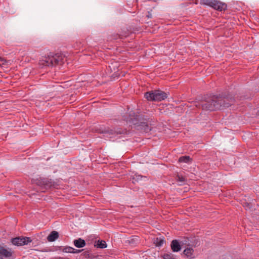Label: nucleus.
Segmentation results:
<instances>
[{"mask_svg":"<svg viewBox=\"0 0 259 259\" xmlns=\"http://www.w3.org/2000/svg\"><path fill=\"white\" fill-rule=\"evenodd\" d=\"M233 102V100H231L229 103L226 102L224 98L213 95L208 100L202 101L196 106L198 108H201L203 111H212L222 108L228 107Z\"/></svg>","mask_w":259,"mask_h":259,"instance_id":"obj_1","label":"nucleus"},{"mask_svg":"<svg viewBox=\"0 0 259 259\" xmlns=\"http://www.w3.org/2000/svg\"><path fill=\"white\" fill-rule=\"evenodd\" d=\"M124 120L130 124L137 125L142 126L146 133L151 131V127L147 123L148 118L147 116L136 114L133 111L129 112L128 116L125 117Z\"/></svg>","mask_w":259,"mask_h":259,"instance_id":"obj_2","label":"nucleus"},{"mask_svg":"<svg viewBox=\"0 0 259 259\" xmlns=\"http://www.w3.org/2000/svg\"><path fill=\"white\" fill-rule=\"evenodd\" d=\"M65 60V56L62 53H50L48 56L42 57L39 60V65L44 66H54L61 65Z\"/></svg>","mask_w":259,"mask_h":259,"instance_id":"obj_3","label":"nucleus"},{"mask_svg":"<svg viewBox=\"0 0 259 259\" xmlns=\"http://www.w3.org/2000/svg\"><path fill=\"white\" fill-rule=\"evenodd\" d=\"M144 97L149 101L160 102L166 99L168 95L166 93L158 90L145 93Z\"/></svg>","mask_w":259,"mask_h":259,"instance_id":"obj_4","label":"nucleus"},{"mask_svg":"<svg viewBox=\"0 0 259 259\" xmlns=\"http://www.w3.org/2000/svg\"><path fill=\"white\" fill-rule=\"evenodd\" d=\"M96 131L99 133L103 134L105 138L109 139L115 137L116 135L125 134L127 133L125 130L119 128L113 130L100 127L97 129Z\"/></svg>","mask_w":259,"mask_h":259,"instance_id":"obj_5","label":"nucleus"},{"mask_svg":"<svg viewBox=\"0 0 259 259\" xmlns=\"http://www.w3.org/2000/svg\"><path fill=\"white\" fill-rule=\"evenodd\" d=\"M201 5L209 6L213 9L219 11H224L227 9V5L218 0H200Z\"/></svg>","mask_w":259,"mask_h":259,"instance_id":"obj_6","label":"nucleus"},{"mask_svg":"<svg viewBox=\"0 0 259 259\" xmlns=\"http://www.w3.org/2000/svg\"><path fill=\"white\" fill-rule=\"evenodd\" d=\"M36 184L43 189H49L52 187L55 188L56 183L48 178H40L36 180Z\"/></svg>","mask_w":259,"mask_h":259,"instance_id":"obj_7","label":"nucleus"},{"mask_svg":"<svg viewBox=\"0 0 259 259\" xmlns=\"http://www.w3.org/2000/svg\"><path fill=\"white\" fill-rule=\"evenodd\" d=\"M32 239L27 237H18L11 239V242L14 245L22 246L31 242Z\"/></svg>","mask_w":259,"mask_h":259,"instance_id":"obj_8","label":"nucleus"},{"mask_svg":"<svg viewBox=\"0 0 259 259\" xmlns=\"http://www.w3.org/2000/svg\"><path fill=\"white\" fill-rule=\"evenodd\" d=\"M13 253L11 249H6L0 245V259H13Z\"/></svg>","mask_w":259,"mask_h":259,"instance_id":"obj_9","label":"nucleus"},{"mask_svg":"<svg viewBox=\"0 0 259 259\" xmlns=\"http://www.w3.org/2000/svg\"><path fill=\"white\" fill-rule=\"evenodd\" d=\"M170 247L173 252H179L181 250V246L177 240H173L171 241Z\"/></svg>","mask_w":259,"mask_h":259,"instance_id":"obj_10","label":"nucleus"},{"mask_svg":"<svg viewBox=\"0 0 259 259\" xmlns=\"http://www.w3.org/2000/svg\"><path fill=\"white\" fill-rule=\"evenodd\" d=\"M59 233L56 231H52L47 237V240L49 242H53L59 238Z\"/></svg>","mask_w":259,"mask_h":259,"instance_id":"obj_11","label":"nucleus"},{"mask_svg":"<svg viewBox=\"0 0 259 259\" xmlns=\"http://www.w3.org/2000/svg\"><path fill=\"white\" fill-rule=\"evenodd\" d=\"M82 255L85 259H97V256L93 254L89 250L84 251V249H82Z\"/></svg>","mask_w":259,"mask_h":259,"instance_id":"obj_12","label":"nucleus"},{"mask_svg":"<svg viewBox=\"0 0 259 259\" xmlns=\"http://www.w3.org/2000/svg\"><path fill=\"white\" fill-rule=\"evenodd\" d=\"M165 242V241L164 240V238L161 237L156 238L153 241L154 244L157 247H160L162 246Z\"/></svg>","mask_w":259,"mask_h":259,"instance_id":"obj_13","label":"nucleus"},{"mask_svg":"<svg viewBox=\"0 0 259 259\" xmlns=\"http://www.w3.org/2000/svg\"><path fill=\"white\" fill-rule=\"evenodd\" d=\"M95 247L100 248H105L107 247L106 242L104 240H98L96 244L94 245Z\"/></svg>","mask_w":259,"mask_h":259,"instance_id":"obj_14","label":"nucleus"},{"mask_svg":"<svg viewBox=\"0 0 259 259\" xmlns=\"http://www.w3.org/2000/svg\"><path fill=\"white\" fill-rule=\"evenodd\" d=\"M191 160V158L189 156H181L179 159V161L180 162H184V163H189Z\"/></svg>","mask_w":259,"mask_h":259,"instance_id":"obj_15","label":"nucleus"},{"mask_svg":"<svg viewBox=\"0 0 259 259\" xmlns=\"http://www.w3.org/2000/svg\"><path fill=\"white\" fill-rule=\"evenodd\" d=\"M193 249L191 248H187L184 250V254L187 257H192L193 253Z\"/></svg>","mask_w":259,"mask_h":259,"instance_id":"obj_16","label":"nucleus"},{"mask_svg":"<svg viewBox=\"0 0 259 259\" xmlns=\"http://www.w3.org/2000/svg\"><path fill=\"white\" fill-rule=\"evenodd\" d=\"M162 257L164 259H175V256L171 253H165Z\"/></svg>","mask_w":259,"mask_h":259,"instance_id":"obj_17","label":"nucleus"},{"mask_svg":"<svg viewBox=\"0 0 259 259\" xmlns=\"http://www.w3.org/2000/svg\"><path fill=\"white\" fill-rule=\"evenodd\" d=\"M73 250H74V248L70 246H66L62 250L64 252L67 253H71Z\"/></svg>","mask_w":259,"mask_h":259,"instance_id":"obj_18","label":"nucleus"},{"mask_svg":"<svg viewBox=\"0 0 259 259\" xmlns=\"http://www.w3.org/2000/svg\"><path fill=\"white\" fill-rule=\"evenodd\" d=\"M177 181L180 183V185H182L186 182L185 179L183 177L180 175H178L177 177Z\"/></svg>","mask_w":259,"mask_h":259,"instance_id":"obj_19","label":"nucleus"},{"mask_svg":"<svg viewBox=\"0 0 259 259\" xmlns=\"http://www.w3.org/2000/svg\"><path fill=\"white\" fill-rule=\"evenodd\" d=\"M74 244L76 247L78 248H81V238L74 240Z\"/></svg>","mask_w":259,"mask_h":259,"instance_id":"obj_20","label":"nucleus"},{"mask_svg":"<svg viewBox=\"0 0 259 259\" xmlns=\"http://www.w3.org/2000/svg\"><path fill=\"white\" fill-rule=\"evenodd\" d=\"M244 207L246 209L250 208V204L247 203L244 204Z\"/></svg>","mask_w":259,"mask_h":259,"instance_id":"obj_21","label":"nucleus"},{"mask_svg":"<svg viewBox=\"0 0 259 259\" xmlns=\"http://www.w3.org/2000/svg\"><path fill=\"white\" fill-rule=\"evenodd\" d=\"M80 252H81V249H76L74 248V250H73V251H72L71 253H79Z\"/></svg>","mask_w":259,"mask_h":259,"instance_id":"obj_22","label":"nucleus"},{"mask_svg":"<svg viewBox=\"0 0 259 259\" xmlns=\"http://www.w3.org/2000/svg\"><path fill=\"white\" fill-rule=\"evenodd\" d=\"M50 259H65V258H64L63 257L57 256V257H52Z\"/></svg>","mask_w":259,"mask_h":259,"instance_id":"obj_23","label":"nucleus"},{"mask_svg":"<svg viewBox=\"0 0 259 259\" xmlns=\"http://www.w3.org/2000/svg\"><path fill=\"white\" fill-rule=\"evenodd\" d=\"M86 245L85 240L82 239V247H83Z\"/></svg>","mask_w":259,"mask_h":259,"instance_id":"obj_24","label":"nucleus"},{"mask_svg":"<svg viewBox=\"0 0 259 259\" xmlns=\"http://www.w3.org/2000/svg\"><path fill=\"white\" fill-rule=\"evenodd\" d=\"M142 177L141 176H138V178H137L138 180H139L140 178H142Z\"/></svg>","mask_w":259,"mask_h":259,"instance_id":"obj_25","label":"nucleus"},{"mask_svg":"<svg viewBox=\"0 0 259 259\" xmlns=\"http://www.w3.org/2000/svg\"><path fill=\"white\" fill-rule=\"evenodd\" d=\"M147 16H148L149 18H150V17H151V15H148Z\"/></svg>","mask_w":259,"mask_h":259,"instance_id":"obj_26","label":"nucleus"}]
</instances>
